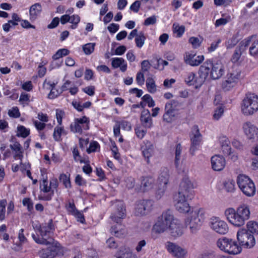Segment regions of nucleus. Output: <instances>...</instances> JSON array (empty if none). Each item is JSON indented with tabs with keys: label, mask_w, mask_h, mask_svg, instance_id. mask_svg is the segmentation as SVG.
<instances>
[{
	"label": "nucleus",
	"mask_w": 258,
	"mask_h": 258,
	"mask_svg": "<svg viewBox=\"0 0 258 258\" xmlns=\"http://www.w3.org/2000/svg\"><path fill=\"white\" fill-rule=\"evenodd\" d=\"M146 86L148 91L151 93H154L157 90L155 81L151 77H149L147 79Z\"/></svg>",
	"instance_id": "c9c22d12"
},
{
	"label": "nucleus",
	"mask_w": 258,
	"mask_h": 258,
	"mask_svg": "<svg viewBox=\"0 0 258 258\" xmlns=\"http://www.w3.org/2000/svg\"><path fill=\"white\" fill-rule=\"evenodd\" d=\"M146 40V37L143 32H140L138 35L135 38L136 46L139 48H141L144 44Z\"/></svg>",
	"instance_id": "ea45409f"
},
{
	"label": "nucleus",
	"mask_w": 258,
	"mask_h": 258,
	"mask_svg": "<svg viewBox=\"0 0 258 258\" xmlns=\"http://www.w3.org/2000/svg\"><path fill=\"white\" fill-rule=\"evenodd\" d=\"M237 183L244 194L248 197L254 195L255 188L252 181L247 176L240 174L237 177Z\"/></svg>",
	"instance_id": "6e6552de"
},
{
	"label": "nucleus",
	"mask_w": 258,
	"mask_h": 258,
	"mask_svg": "<svg viewBox=\"0 0 258 258\" xmlns=\"http://www.w3.org/2000/svg\"><path fill=\"white\" fill-rule=\"evenodd\" d=\"M59 179L60 181L63 182V184L66 188H70L71 187L70 178L66 174H61L59 176Z\"/></svg>",
	"instance_id": "09e8293b"
},
{
	"label": "nucleus",
	"mask_w": 258,
	"mask_h": 258,
	"mask_svg": "<svg viewBox=\"0 0 258 258\" xmlns=\"http://www.w3.org/2000/svg\"><path fill=\"white\" fill-rule=\"evenodd\" d=\"M204 219V210L203 208L196 209L185 219V226L189 228L191 233H195L200 229Z\"/></svg>",
	"instance_id": "20e7f679"
},
{
	"label": "nucleus",
	"mask_w": 258,
	"mask_h": 258,
	"mask_svg": "<svg viewBox=\"0 0 258 258\" xmlns=\"http://www.w3.org/2000/svg\"><path fill=\"white\" fill-rule=\"evenodd\" d=\"M239 45L243 51L249 46V54L253 56H258V38L255 35H253L245 38L240 42Z\"/></svg>",
	"instance_id": "1a4fd4ad"
},
{
	"label": "nucleus",
	"mask_w": 258,
	"mask_h": 258,
	"mask_svg": "<svg viewBox=\"0 0 258 258\" xmlns=\"http://www.w3.org/2000/svg\"><path fill=\"white\" fill-rule=\"evenodd\" d=\"M157 19L155 16H152L147 18L144 23V25L145 26H149L150 25H154L156 23Z\"/></svg>",
	"instance_id": "052dcab7"
},
{
	"label": "nucleus",
	"mask_w": 258,
	"mask_h": 258,
	"mask_svg": "<svg viewBox=\"0 0 258 258\" xmlns=\"http://www.w3.org/2000/svg\"><path fill=\"white\" fill-rule=\"evenodd\" d=\"M117 123L120 125V127H121L124 130L129 131L132 128L131 123L127 121L122 120L119 122H117Z\"/></svg>",
	"instance_id": "e2e57ef3"
},
{
	"label": "nucleus",
	"mask_w": 258,
	"mask_h": 258,
	"mask_svg": "<svg viewBox=\"0 0 258 258\" xmlns=\"http://www.w3.org/2000/svg\"><path fill=\"white\" fill-rule=\"evenodd\" d=\"M23 204L24 206H26L29 211H31L33 209V203L29 198H25L23 200Z\"/></svg>",
	"instance_id": "680f3d73"
},
{
	"label": "nucleus",
	"mask_w": 258,
	"mask_h": 258,
	"mask_svg": "<svg viewBox=\"0 0 258 258\" xmlns=\"http://www.w3.org/2000/svg\"><path fill=\"white\" fill-rule=\"evenodd\" d=\"M141 121L144 126L146 128H150L152 125V119L151 117L150 112L148 109H144L142 111Z\"/></svg>",
	"instance_id": "cd10ccee"
},
{
	"label": "nucleus",
	"mask_w": 258,
	"mask_h": 258,
	"mask_svg": "<svg viewBox=\"0 0 258 258\" xmlns=\"http://www.w3.org/2000/svg\"><path fill=\"white\" fill-rule=\"evenodd\" d=\"M247 228L250 233L258 234V223L250 221L247 223Z\"/></svg>",
	"instance_id": "e433bc0d"
},
{
	"label": "nucleus",
	"mask_w": 258,
	"mask_h": 258,
	"mask_svg": "<svg viewBox=\"0 0 258 258\" xmlns=\"http://www.w3.org/2000/svg\"><path fill=\"white\" fill-rule=\"evenodd\" d=\"M41 10V6L40 4L36 3L32 5L29 10L30 19L35 20L40 14Z\"/></svg>",
	"instance_id": "473e14b6"
},
{
	"label": "nucleus",
	"mask_w": 258,
	"mask_h": 258,
	"mask_svg": "<svg viewBox=\"0 0 258 258\" xmlns=\"http://www.w3.org/2000/svg\"><path fill=\"white\" fill-rule=\"evenodd\" d=\"M142 99L148 104L149 107H154L155 105V101L149 94H146L142 97Z\"/></svg>",
	"instance_id": "8fccbe9b"
},
{
	"label": "nucleus",
	"mask_w": 258,
	"mask_h": 258,
	"mask_svg": "<svg viewBox=\"0 0 258 258\" xmlns=\"http://www.w3.org/2000/svg\"><path fill=\"white\" fill-rule=\"evenodd\" d=\"M221 40L220 39H218L216 41H214L212 42L211 44V46L208 47V50L209 52H212L215 51L218 46L219 43H220Z\"/></svg>",
	"instance_id": "69168bd1"
},
{
	"label": "nucleus",
	"mask_w": 258,
	"mask_h": 258,
	"mask_svg": "<svg viewBox=\"0 0 258 258\" xmlns=\"http://www.w3.org/2000/svg\"><path fill=\"white\" fill-rule=\"evenodd\" d=\"M212 167L215 171H221L225 166V159L220 155H214L211 158Z\"/></svg>",
	"instance_id": "b1692460"
},
{
	"label": "nucleus",
	"mask_w": 258,
	"mask_h": 258,
	"mask_svg": "<svg viewBox=\"0 0 258 258\" xmlns=\"http://www.w3.org/2000/svg\"><path fill=\"white\" fill-rule=\"evenodd\" d=\"M210 226L213 230L220 234H226L229 230L226 222L217 217L211 219Z\"/></svg>",
	"instance_id": "f3484780"
},
{
	"label": "nucleus",
	"mask_w": 258,
	"mask_h": 258,
	"mask_svg": "<svg viewBox=\"0 0 258 258\" xmlns=\"http://www.w3.org/2000/svg\"><path fill=\"white\" fill-rule=\"evenodd\" d=\"M240 74L238 73H233L227 74V79L222 83V88L225 91H228L230 88L233 87L239 79Z\"/></svg>",
	"instance_id": "4be33fe9"
},
{
	"label": "nucleus",
	"mask_w": 258,
	"mask_h": 258,
	"mask_svg": "<svg viewBox=\"0 0 258 258\" xmlns=\"http://www.w3.org/2000/svg\"><path fill=\"white\" fill-rule=\"evenodd\" d=\"M73 155L74 160L76 162L79 161L81 163H86V162L84 161V160L82 159L81 156L80 155L79 150H78L77 147L74 148V149L73 150Z\"/></svg>",
	"instance_id": "3c124183"
},
{
	"label": "nucleus",
	"mask_w": 258,
	"mask_h": 258,
	"mask_svg": "<svg viewBox=\"0 0 258 258\" xmlns=\"http://www.w3.org/2000/svg\"><path fill=\"white\" fill-rule=\"evenodd\" d=\"M153 202L151 200H140L136 204L134 214L137 216L148 214L152 210Z\"/></svg>",
	"instance_id": "ddd939ff"
},
{
	"label": "nucleus",
	"mask_w": 258,
	"mask_h": 258,
	"mask_svg": "<svg viewBox=\"0 0 258 258\" xmlns=\"http://www.w3.org/2000/svg\"><path fill=\"white\" fill-rule=\"evenodd\" d=\"M40 171L41 175L43 176L42 181L40 183V190L45 193L49 194L40 197L39 199L46 201H50L54 195V190L51 189L50 186L48 185L47 177L46 176L45 177L44 176V174L46 172V169L44 168L41 169Z\"/></svg>",
	"instance_id": "2eb2a0df"
},
{
	"label": "nucleus",
	"mask_w": 258,
	"mask_h": 258,
	"mask_svg": "<svg viewBox=\"0 0 258 258\" xmlns=\"http://www.w3.org/2000/svg\"><path fill=\"white\" fill-rule=\"evenodd\" d=\"M30 134V130L26 128L23 125H19L17 127V137H21L23 138H26Z\"/></svg>",
	"instance_id": "58836bf2"
},
{
	"label": "nucleus",
	"mask_w": 258,
	"mask_h": 258,
	"mask_svg": "<svg viewBox=\"0 0 258 258\" xmlns=\"http://www.w3.org/2000/svg\"><path fill=\"white\" fill-rule=\"evenodd\" d=\"M217 245L221 250L231 254H237L241 251V246L236 241L226 237L219 239Z\"/></svg>",
	"instance_id": "0eeeda50"
},
{
	"label": "nucleus",
	"mask_w": 258,
	"mask_h": 258,
	"mask_svg": "<svg viewBox=\"0 0 258 258\" xmlns=\"http://www.w3.org/2000/svg\"><path fill=\"white\" fill-rule=\"evenodd\" d=\"M75 183L79 185L82 186L86 184V181L83 178L81 175L80 174L77 175L75 179Z\"/></svg>",
	"instance_id": "0e129e2a"
},
{
	"label": "nucleus",
	"mask_w": 258,
	"mask_h": 258,
	"mask_svg": "<svg viewBox=\"0 0 258 258\" xmlns=\"http://www.w3.org/2000/svg\"><path fill=\"white\" fill-rule=\"evenodd\" d=\"M186 196L175 194L174 196L175 207L177 211L181 213H187L190 211V206Z\"/></svg>",
	"instance_id": "4468645a"
},
{
	"label": "nucleus",
	"mask_w": 258,
	"mask_h": 258,
	"mask_svg": "<svg viewBox=\"0 0 258 258\" xmlns=\"http://www.w3.org/2000/svg\"><path fill=\"white\" fill-rule=\"evenodd\" d=\"M191 146L190 153L192 155L195 154V151L198 149L202 140V135L198 125H194L190 134Z\"/></svg>",
	"instance_id": "dca6fc26"
},
{
	"label": "nucleus",
	"mask_w": 258,
	"mask_h": 258,
	"mask_svg": "<svg viewBox=\"0 0 258 258\" xmlns=\"http://www.w3.org/2000/svg\"><path fill=\"white\" fill-rule=\"evenodd\" d=\"M67 209L69 213L73 215L78 210L76 208L75 205L74 203L69 202L66 206Z\"/></svg>",
	"instance_id": "bf43d9fd"
},
{
	"label": "nucleus",
	"mask_w": 258,
	"mask_h": 258,
	"mask_svg": "<svg viewBox=\"0 0 258 258\" xmlns=\"http://www.w3.org/2000/svg\"><path fill=\"white\" fill-rule=\"evenodd\" d=\"M11 142H14L13 144L10 145V148L15 152L14 158L16 159H19L22 161L23 157V148L20 144L17 141H14L13 139L11 140Z\"/></svg>",
	"instance_id": "bb28decb"
},
{
	"label": "nucleus",
	"mask_w": 258,
	"mask_h": 258,
	"mask_svg": "<svg viewBox=\"0 0 258 258\" xmlns=\"http://www.w3.org/2000/svg\"><path fill=\"white\" fill-rule=\"evenodd\" d=\"M70 128L71 131L73 132L78 133L81 134L82 133V128L83 127L75 120V121L71 124Z\"/></svg>",
	"instance_id": "c03bdc74"
},
{
	"label": "nucleus",
	"mask_w": 258,
	"mask_h": 258,
	"mask_svg": "<svg viewBox=\"0 0 258 258\" xmlns=\"http://www.w3.org/2000/svg\"><path fill=\"white\" fill-rule=\"evenodd\" d=\"M198 258H215L213 252L206 251L200 254Z\"/></svg>",
	"instance_id": "774afa93"
},
{
	"label": "nucleus",
	"mask_w": 258,
	"mask_h": 258,
	"mask_svg": "<svg viewBox=\"0 0 258 258\" xmlns=\"http://www.w3.org/2000/svg\"><path fill=\"white\" fill-rule=\"evenodd\" d=\"M237 238L239 244L246 248H251L255 244V239L253 235L246 229L239 230L237 233Z\"/></svg>",
	"instance_id": "9d476101"
},
{
	"label": "nucleus",
	"mask_w": 258,
	"mask_h": 258,
	"mask_svg": "<svg viewBox=\"0 0 258 258\" xmlns=\"http://www.w3.org/2000/svg\"><path fill=\"white\" fill-rule=\"evenodd\" d=\"M64 115V112L63 111L59 109L56 110V117L58 125H60L62 124V119Z\"/></svg>",
	"instance_id": "5fc2aeb1"
},
{
	"label": "nucleus",
	"mask_w": 258,
	"mask_h": 258,
	"mask_svg": "<svg viewBox=\"0 0 258 258\" xmlns=\"http://www.w3.org/2000/svg\"><path fill=\"white\" fill-rule=\"evenodd\" d=\"M169 170L166 168H163L158 178V188L156 195L157 199H160L164 195L169 181Z\"/></svg>",
	"instance_id": "9b49d317"
},
{
	"label": "nucleus",
	"mask_w": 258,
	"mask_h": 258,
	"mask_svg": "<svg viewBox=\"0 0 258 258\" xmlns=\"http://www.w3.org/2000/svg\"><path fill=\"white\" fill-rule=\"evenodd\" d=\"M243 128L247 139L253 141L258 139V128L250 122L244 123Z\"/></svg>",
	"instance_id": "412c9836"
},
{
	"label": "nucleus",
	"mask_w": 258,
	"mask_h": 258,
	"mask_svg": "<svg viewBox=\"0 0 258 258\" xmlns=\"http://www.w3.org/2000/svg\"><path fill=\"white\" fill-rule=\"evenodd\" d=\"M114 205L115 210L111 214L110 218L116 223V225L111 227L110 231L116 237L121 238L126 234L124 226L121 224L122 219L126 217V210L122 201H116L114 203Z\"/></svg>",
	"instance_id": "f257e3e1"
},
{
	"label": "nucleus",
	"mask_w": 258,
	"mask_h": 258,
	"mask_svg": "<svg viewBox=\"0 0 258 258\" xmlns=\"http://www.w3.org/2000/svg\"><path fill=\"white\" fill-rule=\"evenodd\" d=\"M189 42L192 44L194 48H197L200 46L202 42L198 38L191 37L189 39Z\"/></svg>",
	"instance_id": "864d4df0"
},
{
	"label": "nucleus",
	"mask_w": 258,
	"mask_h": 258,
	"mask_svg": "<svg viewBox=\"0 0 258 258\" xmlns=\"http://www.w3.org/2000/svg\"><path fill=\"white\" fill-rule=\"evenodd\" d=\"M239 39L238 38V36L236 35H233V38L229 40L227 43V48H230L234 47L236 44L238 42Z\"/></svg>",
	"instance_id": "6e6d98bb"
},
{
	"label": "nucleus",
	"mask_w": 258,
	"mask_h": 258,
	"mask_svg": "<svg viewBox=\"0 0 258 258\" xmlns=\"http://www.w3.org/2000/svg\"><path fill=\"white\" fill-rule=\"evenodd\" d=\"M211 67V60H207L201 66L199 70V77L198 79V85L201 86L207 78Z\"/></svg>",
	"instance_id": "aec40b11"
},
{
	"label": "nucleus",
	"mask_w": 258,
	"mask_h": 258,
	"mask_svg": "<svg viewBox=\"0 0 258 258\" xmlns=\"http://www.w3.org/2000/svg\"><path fill=\"white\" fill-rule=\"evenodd\" d=\"M116 258H138L129 248L121 247L116 254Z\"/></svg>",
	"instance_id": "c756f323"
},
{
	"label": "nucleus",
	"mask_w": 258,
	"mask_h": 258,
	"mask_svg": "<svg viewBox=\"0 0 258 258\" xmlns=\"http://www.w3.org/2000/svg\"><path fill=\"white\" fill-rule=\"evenodd\" d=\"M8 114L10 117L15 118L19 117L20 115L19 109L17 107H13L11 110H9Z\"/></svg>",
	"instance_id": "13d9d810"
},
{
	"label": "nucleus",
	"mask_w": 258,
	"mask_h": 258,
	"mask_svg": "<svg viewBox=\"0 0 258 258\" xmlns=\"http://www.w3.org/2000/svg\"><path fill=\"white\" fill-rule=\"evenodd\" d=\"M99 144L96 141L91 142L90 144L89 148L87 149L88 153H91L92 152H95L97 151L98 148H99Z\"/></svg>",
	"instance_id": "603ef678"
},
{
	"label": "nucleus",
	"mask_w": 258,
	"mask_h": 258,
	"mask_svg": "<svg viewBox=\"0 0 258 258\" xmlns=\"http://www.w3.org/2000/svg\"><path fill=\"white\" fill-rule=\"evenodd\" d=\"M184 59L186 63L191 66H198L201 64L204 60V55H198L195 57V54H186L184 57Z\"/></svg>",
	"instance_id": "393cba45"
},
{
	"label": "nucleus",
	"mask_w": 258,
	"mask_h": 258,
	"mask_svg": "<svg viewBox=\"0 0 258 258\" xmlns=\"http://www.w3.org/2000/svg\"><path fill=\"white\" fill-rule=\"evenodd\" d=\"M195 74L190 72L188 74L186 78H185V82L188 85H194L196 84L197 86H199L198 85V78H195Z\"/></svg>",
	"instance_id": "4c0bfd02"
},
{
	"label": "nucleus",
	"mask_w": 258,
	"mask_h": 258,
	"mask_svg": "<svg viewBox=\"0 0 258 258\" xmlns=\"http://www.w3.org/2000/svg\"><path fill=\"white\" fill-rule=\"evenodd\" d=\"M75 120L81 125L83 124L82 126L84 130H87L89 129V119L86 116H84L80 118H76Z\"/></svg>",
	"instance_id": "a18cd8bd"
},
{
	"label": "nucleus",
	"mask_w": 258,
	"mask_h": 258,
	"mask_svg": "<svg viewBox=\"0 0 258 258\" xmlns=\"http://www.w3.org/2000/svg\"><path fill=\"white\" fill-rule=\"evenodd\" d=\"M95 46V43H89L85 44L83 46L84 53L87 55L91 54L94 51Z\"/></svg>",
	"instance_id": "37998d69"
},
{
	"label": "nucleus",
	"mask_w": 258,
	"mask_h": 258,
	"mask_svg": "<svg viewBox=\"0 0 258 258\" xmlns=\"http://www.w3.org/2000/svg\"><path fill=\"white\" fill-rule=\"evenodd\" d=\"M57 254V248L56 246L49 247L39 252V255L42 258H54Z\"/></svg>",
	"instance_id": "c85d7f7f"
},
{
	"label": "nucleus",
	"mask_w": 258,
	"mask_h": 258,
	"mask_svg": "<svg viewBox=\"0 0 258 258\" xmlns=\"http://www.w3.org/2000/svg\"><path fill=\"white\" fill-rule=\"evenodd\" d=\"M221 148L225 155L230 156L231 154V148L230 145V141L225 137L220 139Z\"/></svg>",
	"instance_id": "2f4dec72"
},
{
	"label": "nucleus",
	"mask_w": 258,
	"mask_h": 258,
	"mask_svg": "<svg viewBox=\"0 0 258 258\" xmlns=\"http://www.w3.org/2000/svg\"><path fill=\"white\" fill-rule=\"evenodd\" d=\"M143 151L142 153L145 159L147 160V163H150L149 158L152 156L153 153V148L152 145H150L149 147L145 146L142 147Z\"/></svg>",
	"instance_id": "f704fd0d"
},
{
	"label": "nucleus",
	"mask_w": 258,
	"mask_h": 258,
	"mask_svg": "<svg viewBox=\"0 0 258 258\" xmlns=\"http://www.w3.org/2000/svg\"><path fill=\"white\" fill-rule=\"evenodd\" d=\"M224 214L229 223L239 227L243 226L249 218L250 213L248 206L243 205L238 207L236 210L229 208L225 211Z\"/></svg>",
	"instance_id": "f03ea898"
},
{
	"label": "nucleus",
	"mask_w": 258,
	"mask_h": 258,
	"mask_svg": "<svg viewBox=\"0 0 258 258\" xmlns=\"http://www.w3.org/2000/svg\"><path fill=\"white\" fill-rule=\"evenodd\" d=\"M168 230L171 235L174 237L180 236L183 234V227L179 221L173 216V221H171Z\"/></svg>",
	"instance_id": "5701e85b"
},
{
	"label": "nucleus",
	"mask_w": 258,
	"mask_h": 258,
	"mask_svg": "<svg viewBox=\"0 0 258 258\" xmlns=\"http://www.w3.org/2000/svg\"><path fill=\"white\" fill-rule=\"evenodd\" d=\"M63 127L56 126L54 129L53 137L55 141H59L61 138V134L64 132Z\"/></svg>",
	"instance_id": "a19ab883"
},
{
	"label": "nucleus",
	"mask_w": 258,
	"mask_h": 258,
	"mask_svg": "<svg viewBox=\"0 0 258 258\" xmlns=\"http://www.w3.org/2000/svg\"><path fill=\"white\" fill-rule=\"evenodd\" d=\"M111 60V65L113 68L115 69L120 67V70L122 72H124L126 71L127 63L125 62V60L123 58H112Z\"/></svg>",
	"instance_id": "7c9ffc66"
},
{
	"label": "nucleus",
	"mask_w": 258,
	"mask_h": 258,
	"mask_svg": "<svg viewBox=\"0 0 258 258\" xmlns=\"http://www.w3.org/2000/svg\"><path fill=\"white\" fill-rule=\"evenodd\" d=\"M173 220V214L169 210L163 212L156 220L152 229V232L156 234H162L166 232Z\"/></svg>",
	"instance_id": "39448f33"
},
{
	"label": "nucleus",
	"mask_w": 258,
	"mask_h": 258,
	"mask_svg": "<svg viewBox=\"0 0 258 258\" xmlns=\"http://www.w3.org/2000/svg\"><path fill=\"white\" fill-rule=\"evenodd\" d=\"M242 51H243L242 49L240 47V45L239 44V48H236L232 56L231 61L235 63L238 61L241 56Z\"/></svg>",
	"instance_id": "de8ad7c7"
},
{
	"label": "nucleus",
	"mask_w": 258,
	"mask_h": 258,
	"mask_svg": "<svg viewBox=\"0 0 258 258\" xmlns=\"http://www.w3.org/2000/svg\"><path fill=\"white\" fill-rule=\"evenodd\" d=\"M119 26L117 24L111 23L107 27V29L111 33H115L119 29Z\"/></svg>",
	"instance_id": "338daca9"
},
{
	"label": "nucleus",
	"mask_w": 258,
	"mask_h": 258,
	"mask_svg": "<svg viewBox=\"0 0 258 258\" xmlns=\"http://www.w3.org/2000/svg\"><path fill=\"white\" fill-rule=\"evenodd\" d=\"M41 237L35 234H32V237L35 242L39 244L50 245L54 243V239L52 236L55 230L53 221L50 219L47 223L39 226L37 228Z\"/></svg>",
	"instance_id": "7ed1b4c3"
},
{
	"label": "nucleus",
	"mask_w": 258,
	"mask_h": 258,
	"mask_svg": "<svg viewBox=\"0 0 258 258\" xmlns=\"http://www.w3.org/2000/svg\"><path fill=\"white\" fill-rule=\"evenodd\" d=\"M224 112V109L222 106H219L215 111V113L213 115V117L216 120H218L221 116L223 115Z\"/></svg>",
	"instance_id": "4d7b16f0"
},
{
	"label": "nucleus",
	"mask_w": 258,
	"mask_h": 258,
	"mask_svg": "<svg viewBox=\"0 0 258 258\" xmlns=\"http://www.w3.org/2000/svg\"><path fill=\"white\" fill-rule=\"evenodd\" d=\"M193 183L188 177H184L180 184L178 192L176 195L186 196L187 199L191 200L194 197Z\"/></svg>",
	"instance_id": "f8f14e48"
},
{
	"label": "nucleus",
	"mask_w": 258,
	"mask_h": 258,
	"mask_svg": "<svg viewBox=\"0 0 258 258\" xmlns=\"http://www.w3.org/2000/svg\"><path fill=\"white\" fill-rule=\"evenodd\" d=\"M165 247L172 256L177 258L183 257L187 253L185 249L170 241H167L166 243Z\"/></svg>",
	"instance_id": "a211bd4d"
},
{
	"label": "nucleus",
	"mask_w": 258,
	"mask_h": 258,
	"mask_svg": "<svg viewBox=\"0 0 258 258\" xmlns=\"http://www.w3.org/2000/svg\"><path fill=\"white\" fill-rule=\"evenodd\" d=\"M241 110L246 115L253 114L258 111V96L254 93H246L242 101Z\"/></svg>",
	"instance_id": "423d86ee"
},
{
	"label": "nucleus",
	"mask_w": 258,
	"mask_h": 258,
	"mask_svg": "<svg viewBox=\"0 0 258 258\" xmlns=\"http://www.w3.org/2000/svg\"><path fill=\"white\" fill-rule=\"evenodd\" d=\"M164 109L165 113L163 115V121L168 123L172 122L176 117V111L170 108L169 104H165Z\"/></svg>",
	"instance_id": "a878e982"
},
{
	"label": "nucleus",
	"mask_w": 258,
	"mask_h": 258,
	"mask_svg": "<svg viewBox=\"0 0 258 258\" xmlns=\"http://www.w3.org/2000/svg\"><path fill=\"white\" fill-rule=\"evenodd\" d=\"M154 182V179L149 176L143 177L141 181V186L144 187V190L152 187Z\"/></svg>",
	"instance_id": "72a5a7b5"
},
{
	"label": "nucleus",
	"mask_w": 258,
	"mask_h": 258,
	"mask_svg": "<svg viewBox=\"0 0 258 258\" xmlns=\"http://www.w3.org/2000/svg\"><path fill=\"white\" fill-rule=\"evenodd\" d=\"M211 78L213 80L220 79L225 73L224 67L221 60L211 61Z\"/></svg>",
	"instance_id": "6ab92c4d"
},
{
	"label": "nucleus",
	"mask_w": 258,
	"mask_h": 258,
	"mask_svg": "<svg viewBox=\"0 0 258 258\" xmlns=\"http://www.w3.org/2000/svg\"><path fill=\"white\" fill-rule=\"evenodd\" d=\"M7 201L6 200H2L0 201V220L3 221L5 218L6 206Z\"/></svg>",
	"instance_id": "49530a36"
},
{
	"label": "nucleus",
	"mask_w": 258,
	"mask_h": 258,
	"mask_svg": "<svg viewBox=\"0 0 258 258\" xmlns=\"http://www.w3.org/2000/svg\"><path fill=\"white\" fill-rule=\"evenodd\" d=\"M182 148L180 144H178L176 146L175 149V165L176 168L178 167L179 165V161L180 160V155L181 153Z\"/></svg>",
	"instance_id": "79ce46f5"
}]
</instances>
